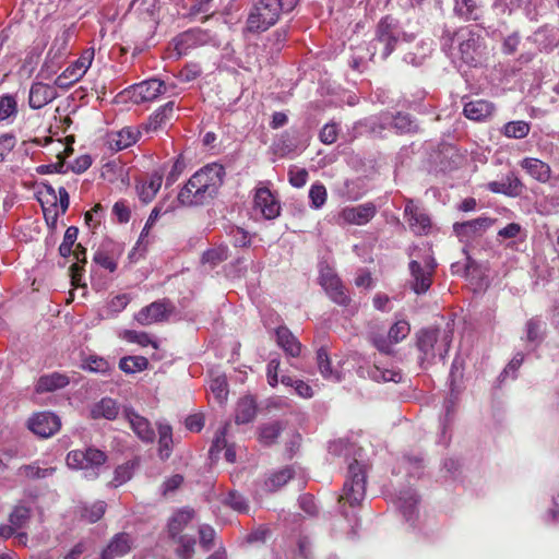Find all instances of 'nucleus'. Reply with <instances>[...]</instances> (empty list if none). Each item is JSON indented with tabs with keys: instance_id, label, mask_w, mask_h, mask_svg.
I'll return each instance as SVG.
<instances>
[{
	"instance_id": "1",
	"label": "nucleus",
	"mask_w": 559,
	"mask_h": 559,
	"mask_svg": "<svg viewBox=\"0 0 559 559\" xmlns=\"http://www.w3.org/2000/svg\"><path fill=\"white\" fill-rule=\"evenodd\" d=\"M225 177L221 164L212 163L194 173L178 193V201L183 206H199L212 200Z\"/></svg>"
},
{
	"instance_id": "2",
	"label": "nucleus",
	"mask_w": 559,
	"mask_h": 559,
	"mask_svg": "<svg viewBox=\"0 0 559 559\" xmlns=\"http://www.w3.org/2000/svg\"><path fill=\"white\" fill-rule=\"evenodd\" d=\"M442 46L452 47L457 44L460 58L471 67L480 66L487 57L485 40L481 35L468 26L455 32L445 31L442 35Z\"/></svg>"
},
{
	"instance_id": "3",
	"label": "nucleus",
	"mask_w": 559,
	"mask_h": 559,
	"mask_svg": "<svg viewBox=\"0 0 559 559\" xmlns=\"http://www.w3.org/2000/svg\"><path fill=\"white\" fill-rule=\"evenodd\" d=\"M452 342V332L439 330H423L417 336V347L420 352V365L432 364L437 358L444 360Z\"/></svg>"
},
{
	"instance_id": "4",
	"label": "nucleus",
	"mask_w": 559,
	"mask_h": 559,
	"mask_svg": "<svg viewBox=\"0 0 559 559\" xmlns=\"http://www.w3.org/2000/svg\"><path fill=\"white\" fill-rule=\"evenodd\" d=\"M405 33L399 21L390 15L382 17L376 29V38L372 41L374 52L381 60H385L395 49L396 45L404 38Z\"/></svg>"
},
{
	"instance_id": "5",
	"label": "nucleus",
	"mask_w": 559,
	"mask_h": 559,
	"mask_svg": "<svg viewBox=\"0 0 559 559\" xmlns=\"http://www.w3.org/2000/svg\"><path fill=\"white\" fill-rule=\"evenodd\" d=\"M283 12L278 0H259L248 14L247 31L250 33L267 31L278 21Z\"/></svg>"
},
{
	"instance_id": "6",
	"label": "nucleus",
	"mask_w": 559,
	"mask_h": 559,
	"mask_svg": "<svg viewBox=\"0 0 559 559\" xmlns=\"http://www.w3.org/2000/svg\"><path fill=\"white\" fill-rule=\"evenodd\" d=\"M106 461V453L93 447L83 450H73L67 455V465L70 468L84 469L85 477L90 479L98 477V469Z\"/></svg>"
},
{
	"instance_id": "7",
	"label": "nucleus",
	"mask_w": 559,
	"mask_h": 559,
	"mask_svg": "<svg viewBox=\"0 0 559 559\" xmlns=\"http://www.w3.org/2000/svg\"><path fill=\"white\" fill-rule=\"evenodd\" d=\"M369 126L373 133H381L384 130L393 129L399 134L415 133L418 124L408 114L382 112L369 119Z\"/></svg>"
},
{
	"instance_id": "8",
	"label": "nucleus",
	"mask_w": 559,
	"mask_h": 559,
	"mask_svg": "<svg viewBox=\"0 0 559 559\" xmlns=\"http://www.w3.org/2000/svg\"><path fill=\"white\" fill-rule=\"evenodd\" d=\"M366 493V472L364 465L355 459L348 465V477L344 484L342 499L350 506L359 504Z\"/></svg>"
},
{
	"instance_id": "9",
	"label": "nucleus",
	"mask_w": 559,
	"mask_h": 559,
	"mask_svg": "<svg viewBox=\"0 0 559 559\" xmlns=\"http://www.w3.org/2000/svg\"><path fill=\"white\" fill-rule=\"evenodd\" d=\"M495 222L496 219L488 216H479L471 221L454 223L453 231L461 242L469 243L481 237Z\"/></svg>"
},
{
	"instance_id": "10",
	"label": "nucleus",
	"mask_w": 559,
	"mask_h": 559,
	"mask_svg": "<svg viewBox=\"0 0 559 559\" xmlns=\"http://www.w3.org/2000/svg\"><path fill=\"white\" fill-rule=\"evenodd\" d=\"M175 306L169 299H162L143 307L134 317L141 325H151L163 322L174 313Z\"/></svg>"
},
{
	"instance_id": "11",
	"label": "nucleus",
	"mask_w": 559,
	"mask_h": 559,
	"mask_svg": "<svg viewBox=\"0 0 559 559\" xmlns=\"http://www.w3.org/2000/svg\"><path fill=\"white\" fill-rule=\"evenodd\" d=\"M253 212L265 219H274L281 214L277 198L266 187H259L253 194Z\"/></svg>"
},
{
	"instance_id": "12",
	"label": "nucleus",
	"mask_w": 559,
	"mask_h": 559,
	"mask_svg": "<svg viewBox=\"0 0 559 559\" xmlns=\"http://www.w3.org/2000/svg\"><path fill=\"white\" fill-rule=\"evenodd\" d=\"M94 59V50L87 49L85 50L81 57L69 66L57 79L56 85L59 87H67L75 82H78L91 67L92 61Z\"/></svg>"
},
{
	"instance_id": "13",
	"label": "nucleus",
	"mask_w": 559,
	"mask_h": 559,
	"mask_svg": "<svg viewBox=\"0 0 559 559\" xmlns=\"http://www.w3.org/2000/svg\"><path fill=\"white\" fill-rule=\"evenodd\" d=\"M376 214L377 207L372 202L346 206L338 213L337 223L361 226L369 223Z\"/></svg>"
},
{
	"instance_id": "14",
	"label": "nucleus",
	"mask_w": 559,
	"mask_h": 559,
	"mask_svg": "<svg viewBox=\"0 0 559 559\" xmlns=\"http://www.w3.org/2000/svg\"><path fill=\"white\" fill-rule=\"evenodd\" d=\"M411 328L407 321L399 320L389 330L388 336L373 335L372 343L377 349L384 354L392 353V346L403 341L409 334Z\"/></svg>"
},
{
	"instance_id": "15",
	"label": "nucleus",
	"mask_w": 559,
	"mask_h": 559,
	"mask_svg": "<svg viewBox=\"0 0 559 559\" xmlns=\"http://www.w3.org/2000/svg\"><path fill=\"white\" fill-rule=\"evenodd\" d=\"M60 426V418L51 412L37 413L28 420V428L41 438L51 437Z\"/></svg>"
},
{
	"instance_id": "16",
	"label": "nucleus",
	"mask_w": 559,
	"mask_h": 559,
	"mask_svg": "<svg viewBox=\"0 0 559 559\" xmlns=\"http://www.w3.org/2000/svg\"><path fill=\"white\" fill-rule=\"evenodd\" d=\"M404 216L407 221L409 229L415 235H427L431 229V221L429 216L417 206L413 200H408L405 210Z\"/></svg>"
},
{
	"instance_id": "17",
	"label": "nucleus",
	"mask_w": 559,
	"mask_h": 559,
	"mask_svg": "<svg viewBox=\"0 0 559 559\" xmlns=\"http://www.w3.org/2000/svg\"><path fill=\"white\" fill-rule=\"evenodd\" d=\"M131 98L134 103H145L156 99L165 93V83L158 79L145 80L131 87Z\"/></svg>"
},
{
	"instance_id": "18",
	"label": "nucleus",
	"mask_w": 559,
	"mask_h": 559,
	"mask_svg": "<svg viewBox=\"0 0 559 559\" xmlns=\"http://www.w3.org/2000/svg\"><path fill=\"white\" fill-rule=\"evenodd\" d=\"M123 417L128 420L130 428L141 441L152 443L155 440V431L148 419L139 415L132 408H126L123 411Z\"/></svg>"
},
{
	"instance_id": "19",
	"label": "nucleus",
	"mask_w": 559,
	"mask_h": 559,
	"mask_svg": "<svg viewBox=\"0 0 559 559\" xmlns=\"http://www.w3.org/2000/svg\"><path fill=\"white\" fill-rule=\"evenodd\" d=\"M209 34L201 28L183 32L175 38V49L178 55H186L188 49L204 45L209 41Z\"/></svg>"
},
{
	"instance_id": "20",
	"label": "nucleus",
	"mask_w": 559,
	"mask_h": 559,
	"mask_svg": "<svg viewBox=\"0 0 559 559\" xmlns=\"http://www.w3.org/2000/svg\"><path fill=\"white\" fill-rule=\"evenodd\" d=\"M56 97L57 92L55 87L41 82H36L31 86L28 104L33 109H40L51 103Z\"/></svg>"
},
{
	"instance_id": "21",
	"label": "nucleus",
	"mask_w": 559,
	"mask_h": 559,
	"mask_svg": "<svg viewBox=\"0 0 559 559\" xmlns=\"http://www.w3.org/2000/svg\"><path fill=\"white\" fill-rule=\"evenodd\" d=\"M120 255V251L115 249V246L107 242L102 243L96 250L93 257V262L109 272H114L117 269V261Z\"/></svg>"
},
{
	"instance_id": "22",
	"label": "nucleus",
	"mask_w": 559,
	"mask_h": 559,
	"mask_svg": "<svg viewBox=\"0 0 559 559\" xmlns=\"http://www.w3.org/2000/svg\"><path fill=\"white\" fill-rule=\"evenodd\" d=\"M488 189L495 193H502L508 197H518L522 192L523 185L516 175L510 173L501 180L489 182Z\"/></svg>"
},
{
	"instance_id": "23",
	"label": "nucleus",
	"mask_w": 559,
	"mask_h": 559,
	"mask_svg": "<svg viewBox=\"0 0 559 559\" xmlns=\"http://www.w3.org/2000/svg\"><path fill=\"white\" fill-rule=\"evenodd\" d=\"M520 166L535 180L539 182H547L550 179L551 168L550 166L533 157H525L520 162Z\"/></svg>"
},
{
	"instance_id": "24",
	"label": "nucleus",
	"mask_w": 559,
	"mask_h": 559,
	"mask_svg": "<svg viewBox=\"0 0 559 559\" xmlns=\"http://www.w3.org/2000/svg\"><path fill=\"white\" fill-rule=\"evenodd\" d=\"M495 111V106L485 99H475L464 105L463 112L466 118L474 121H481L489 118Z\"/></svg>"
},
{
	"instance_id": "25",
	"label": "nucleus",
	"mask_w": 559,
	"mask_h": 559,
	"mask_svg": "<svg viewBox=\"0 0 559 559\" xmlns=\"http://www.w3.org/2000/svg\"><path fill=\"white\" fill-rule=\"evenodd\" d=\"M131 549V540L128 534H117L102 552V559H115L128 554Z\"/></svg>"
},
{
	"instance_id": "26",
	"label": "nucleus",
	"mask_w": 559,
	"mask_h": 559,
	"mask_svg": "<svg viewBox=\"0 0 559 559\" xmlns=\"http://www.w3.org/2000/svg\"><path fill=\"white\" fill-rule=\"evenodd\" d=\"M69 378L66 374L59 372H52L50 374L41 376L36 383V392H53L59 389H63L69 384Z\"/></svg>"
},
{
	"instance_id": "27",
	"label": "nucleus",
	"mask_w": 559,
	"mask_h": 559,
	"mask_svg": "<svg viewBox=\"0 0 559 559\" xmlns=\"http://www.w3.org/2000/svg\"><path fill=\"white\" fill-rule=\"evenodd\" d=\"M158 456L162 461H166L173 453V428L168 424L158 423Z\"/></svg>"
},
{
	"instance_id": "28",
	"label": "nucleus",
	"mask_w": 559,
	"mask_h": 559,
	"mask_svg": "<svg viewBox=\"0 0 559 559\" xmlns=\"http://www.w3.org/2000/svg\"><path fill=\"white\" fill-rule=\"evenodd\" d=\"M277 344L292 357H298L301 352V344L286 326L276 330Z\"/></svg>"
},
{
	"instance_id": "29",
	"label": "nucleus",
	"mask_w": 559,
	"mask_h": 559,
	"mask_svg": "<svg viewBox=\"0 0 559 559\" xmlns=\"http://www.w3.org/2000/svg\"><path fill=\"white\" fill-rule=\"evenodd\" d=\"M454 13L465 21H477L480 19L479 0H455Z\"/></svg>"
},
{
	"instance_id": "30",
	"label": "nucleus",
	"mask_w": 559,
	"mask_h": 559,
	"mask_svg": "<svg viewBox=\"0 0 559 559\" xmlns=\"http://www.w3.org/2000/svg\"><path fill=\"white\" fill-rule=\"evenodd\" d=\"M140 135V132L133 128H123L120 131L110 135V146L116 151L124 150L134 144Z\"/></svg>"
},
{
	"instance_id": "31",
	"label": "nucleus",
	"mask_w": 559,
	"mask_h": 559,
	"mask_svg": "<svg viewBox=\"0 0 559 559\" xmlns=\"http://www.w3.org/2000/svg\"><path fill=\"white\" fill-rule=\"evenodd\" d=\"M418 497L413 489L403 490L397 497V506L407 521L413 520L416 514Z\"/></svg>"
},
{
	"instance_id": "32",
	"label": "nucleus",
	"mask_w": 559,
	"mask_h": 559,
	"mask_svg": "<svg viewBox=\"0 0 559 559\" xmlns=\"http://www.w3.org/2000/svg\"><path fill=\"white\" fill-rule=\"evenodd\" d=\"M194 511L192 509H181L178 510L169 520L168 523V532L173 539H175L185 526L193 519Z\"/></svg>"
},
{
	"instance_id": "33",
	"label": "nucleus",
	"mask_w": 559,
	"mask_h": 559,
	"mask_svg": "<svg viewBox=\"0 0 559 559\" xmlns=\"http://www.w3.org/2000/svg\"><path fill=\"white\" fill-rule=\"evenodd\" d=\"M257 415L255 401L246 396L239 400L236 408L235 420L237 424H248L254 419Z\"/></svg>"
},
{
	"instance_id": "34",
	"label": "nucleus",
	"mask_w": 559,
	"mask_h": 559,
	"mask_svg": "<svg viewBox=\"0 0 559 559\" xmlns=\"http://www.w3.org/2000/svg\"><path fill=\"white\" fill-rule=\"evenodd\" d=\"M119 407L110 397H104L92 408V417L95 419L105 418L112 420L118 416Z\"/></svg>"
},
{
	"instance_id": "35",
	"label": "nucleus",
	"mask_w": 559,
	"mask_h": 559,
	"mask_svg": "<svg viewBox=\"0 0 559 559\" xmlns=\"http://www.w3.org/2000/svg\"><path fill=\"white\" fill-rule=\"evenodd\" d=\"M175 111V102L170 100L165 105L160 106L148 119L147 129L156 131L169 121Z\"/></svg>"
},
{
	"instance_id": "36",
	"label": "nucleus",
	"mask_w": 559,
	"mask_h": 559,
	"mask_svg": "<svg viewBox=\"0 0 559 559\" xmlns=\"http://www.w3.org/2000/svg\"><path fill=\"white\" fill-rule=\"evenodd\" d=\"M46 195L51 198L53 200L52 204L50 206L45 205V201L39 198V201L43 206L44 216L46 219V223L51 228L56 227L58 218L61 214V211L58 210L57 205V194L55 189L51 186H45Z\"/></svg>"
},
{
	"instance_id": "37",
	"label": "nucleus",
	"mask_w": 559,
	"mask_h": 559,
	"mask_svg": "<svg viewBox=\"0 0 559 559\" xmlns=\"http://www.w3.org/2000/svg\"><path fill=\"white\" fill-rule=\"evenodd\" d=\"M136 465H138L136 460H131V461L124 462L121 465H118L114 472V478L108 484V486L117 488V487L126 484L127 481H129L133 476Z\"/></svg>"
},
{
	"instance_id": "38",
	"label": "nucleus",
	"mask_w": 559,
	"mask_h": 559,
	"mask_svg": "<svg viewBox=\"0 0 559 559\" xmlns=\"http://www.w3.org/2000/svg\"><path fill=\"white\" fill-rule=\"evenodd\" d=\"M436 267V262L433 258L426 257L424 259V263H420L418 261H412L409 263V270L412 273V276L414 280H430V277L433 275Z\"/></svg>"
},
{
	"instance_id": "39",
	"label": "nucleus",
	"mask_w": 559,
	"mask_h": 559,
	"mask_svg": "<svg viewBox=\"0 0 559 559\" xmlns=\"http://www.w3.org/2000/svg\"><path fill=\"white\" fill-rule=\"evenodd\" d=\"M284 428L285 425L278 420L264 424L259 429V439L263 444L271 445L275 443Z\"/></svg>"
},
{
	"instance_id": "40",
	"label": "nucleus",
	"mask_w": 559,
	"mask_h": 559,
	"mask_svg": "<svg viewBox=\"0 0 559 559\" xmlns=\"http://www.w3.org/2000/svg\"><path fill=\"white\" fill-rule=\"evenodd\" d=\"M162 182L163 176L160 174L154 173L151 175L148 181L138 188L140 199L145 203L151 202L160 189Z\"/></svg>"
},
{
	"instance_id": "41",
	"label": "nucleus",
	"mask_w": 559,
	"mask_h": 559,
	"mask_svg": "<svg viewBox=\"0 0 559 559\" xmlns=\"http://www.w3.org/2000/svg\"><path fill=\"white\" fill-rule=\"evenodd\" d=\"M326 295L334 302L345 306L349 301V296L342 282H320Z\"/></svg>"
},
{
	"instance_id": "42",
	"label": "nucleus",
	"mask_w": 559,
	"mask_h": 559,
	"mask_svg": "<svg viewBox=\"0 0 559 559\" xmlns=\"http://www.w3.org/2000/svg\"><path fill=\"white\" fill-rule=\"evenodd\" d=\"M55 472V467H40L38 462H34L32 464L22 465L17 474L27 479H41L52 476Z\"/></svg>"
},
{
	"instance_id": "43",
	"label": "nucleus",
	"mask_w": 559,
	"mask_h": 559,
	"mask_svg": "<svg viewBox=\"0 0 559 559\" xmlns=\"http://www.w3.org/2000/svg\"><path fill=\"white\" fill-rule=\"evenodd\" d=\"M229 255L228 247L225 245H218L216 247L210 248L202 255V263L204 265H209L210 267H214L225 261Z\"/></svg>"
},
{
	"instance_id": "44",
	"label": "nucleus",
	"mask_w": 559,
	"mask_h": 559,
	"mask_svg": "<svg viewBox=\"0 0 559 559\" xmlns=\"http://www.w3.org/2000/svg\"><path fill=\"white\" fill-rule=\"evenodd\" d=\"M317 362L320 373L328 380L340 381L341 377L336 370L332 369L331 360L326 350L321 347L317 352Z\"/></svg>"
},
{
	"instance_id": "45",
	"label": "nucleus",
	"mask_w": 559,
	"mask_h": 559,
	"mask_svg": "<svg viewBox=\"0 0 559 559\" xmlns=\"http://www.w3.org/2000/svg\"><path fill=\"white\" fill-rule=\"evenodd\" d=\"M369 377L377 382H400L402 373L396 369H386L374 365L368 371Z\"/></svg>"
},
{
	"instance_id": "46",
	"label": "nucleus",
	"mask_w": 559,
	"mask_h": 559,
	"mask_svg": "<svg viewBox=\"0 0 559 559\" xmlns=\"http://www.w3.org/2000/svg\"><path fill=\"white\" fill-rule=\"evenodd\" d=\"M530 130L531 126L528 122L518 120L506 123L502 127L501 132L509 139H523L530 133Z\"/></svg>"
},
{
	"instance_id": "47",
	"label": "nucleus",
	"mask_w": 559,
	"mask_h": 559,
	"mask_svg": "<svg viewBox=\"0 0 559 559\" xmlns=\"http://www.w3.org/2000/svg\"><path fill=\"white\" fill-rule=\"evenodd\" d=\"M147 366L148 360L143 356H127L119 361V368L126 373L143 371Z\"/></svg>"
},
{
	"instance_id": "48",
	"label": "nucleus",
	"mask_w": 559,
	"mask_h": 559,
	"mask_svg": "<svg viewBox=\"0 0 559 559\" xmlns=\"http://www.w3.org/2000/svg\"><path fill=\"white\" fill-rule=\"evenodd\" d=\"M175 540L178 543L177 556L180 559H190L194 552L195 539L188 535H178Z\"/></svg>"
},
{
	"instance_id": "49",
	"label": "nucleus",
	"mask_w": 559,
	"mask_h": 559,
	"mask_svg": "<svg viewBox=\"0 0 559 559\" xmlns=\"http://www.w3.org/2000/svg\"><path fill=\"white\" fill-rule=\"evenodd\" d=\"M17 115V102L12 95L0 96V121L14 118Z\"/></svg>"
},
{
	"instance_id": "50",
	"label": "nucleus",
	"mask_w": 559,
	"mask_h": 559,
	"mask_svg": "<svg viewBox=\"0 0 559 559\" xmlns=\"http://www.w3.org/2000/svg\"><path fill=\"white\" fill-rule=\"evenodd\" d=\"M292 477L293 469L290 467H285L271 475V477L265 481V487L270 491H275L283 487Z\"/></svg>"
},
{
	"instance_id": "51",
	"label": "nucleus",
	"mask_w": 559,
	"mask_h": 559,
	"mask_svg": "<svg viewBox=\"0 0 559 559\" xmlns=\"http://www.w3.org/2000/svg\"><path fill=\"white\" fill-rule=\"evenodd\" d=\"M70 37V32L63 31L60 35H58L55 38L48 53L52 55L53 58H62L63 56H66L68 52Z\"/></svg>"
},
{
	"instance_id": "52",
	"label": "nucleus",
	"mask_w": 559,
	"mask_h": 559,
	"mask_svg": "<svg viewBox=\"0 0 559 559\" xmlns=\"http://www.w3.org/2000/svg\"><path fill=\"white\" fill-rule=\"evenodd\" d=\"M79 235V228L75 226H70L67 228L63 240L61 245L59 246V253L67 258L72 253V248L75 245V241L78 239Z\"/></svg>"
},
{
	"instance_id": "53",
	"label": "nucleus",
	"mask_w": 559,
	"mask_h": 559,
	"mask_svg": "<svg viewBox=\"0 0 559 559\" xmlns=\"http://www.w3.org/2000/svg\"><path fill=\"white\" fill-rule=\"evenodd\" d=\"M223 503L239 513H247L249 511L248 501L237 491H229L224 498Z\"/></svg>"
},
{
	"instance_id": "54",
	"label": "nucleus",
	"mask_w": 559,
	"mask_h": 559,
	"mask_svg": "<svg viewBox=\"0 0 559 559\" xmlns=\"http://www.w3.org/2000/svg\"><path fill=\"white\" fill-rule=\"evenodd\" d=\"M326 189L322 183H313L310 187L309 199L312 209H321L326 202Z\"/></svg>"
},
{
	"instance_id": "55",
	"label": "nucleus",
	"mask_w": 559,
	"mask_h": 559,
	"mask_svg": "<svg viewBox=\"0 0 559 559\" xmlns=\"http://www.w3.org/2000/svg\"><path fill=\"white\" fill-rule=\"evenodd\" d=\"M106 511V503L104 501H96L82 510V518L90 523H95L104 515Z\"/></svg>"
},
{
	"instance_id": "56",
	"label": "nucleus",
	"mask_w": 559,
	"mask_h": 559,
	"mask_svg": "<svg viewBox=\"0 0 559 559\" xmlns=\"http://www.w3.org/2000/svg\"><path fill=\"white\" fill-rule=\"evenodd\" d=\"M122 337L130 343H136L141 346L152 345L154 348H157V342L152 340L151 336L145 332L126 330L122 334Z\"/></svg>"
},
{
	"instance_id": "57",
	"label": "nucleus",
	"mask_w": 559,
	"mask_h": 559,
	"mask_svg": "<svg viewBox=\"0 0 559 559\" xmlns=\"http://www.w3.org/2000/svg\"><path fill=\"white\" fill-rule=\"evenodd\" d=\"M31 516L29 508L25 506H17L10 514V523L15 527H22Z\"/></svg>"
},
{
	"instance_id": "58",
	"label": "nucleus",
	"mask_w": 559,
	"mask_h": 559,
	"mask_svg": "<svg viewBox=\"0 0 559 559\" xmlns=\"http://www.w3.org/2000/svg\"><path fill=\"white\" fill-rule=\"evenodd\" d=\"M84 368L93 372L106 373L110 369V365L102 357L90 356L84 362Z\"/></svg>"
},
{
	"instance_id": "59",
	"label": "nucleus",
	"mask_w": 559,
	"mask_h": 559,
	"mask_svg": "<svg viewBox=\"0 0 559 559\" xmlns=\"http://www.w3.org/2000/svg\"><path fill=\"white\" fill-rule=\"evenodd\" d=\"M229 424L226 423L222 428H219L215 435L213 440V444L210 449V453L213 455L214 453H218L223 449L227 447L226 435L228 430Z\"/></svg>"
},
{
	"instance_id": "60",
	"label": "nucleus",
	"mask_w": 559,
	"mask_h": 559,
	"mask_svg": "<svg viewBox=\"0 0 559 559\" xmlns=\"http://www.w3.org/2000/svg\"><path fill=\"white\" fill-rule=\"evenodd\" d=\"M200 545L204 550H210L215 538V531L210 525H201L199 528Z\"/></svg>"
},
{
	"instance_id": "61",
	"label": "nucleus",
	"mask_w": 559,
	"mask_h": 559,
	"mask_svg": "<svg viewBox=\"0 0 559 559\" xmlns=\"http://www.w3.org/2000/svg\"><path fill=\"white\" fill-rule=\"evenodd\" d=\"M542 321L539 319H530L526 323V340L535 343L540 341Z\"/></svg>"
},
{
	"instance_id": "62",
	"label": "nucleus",
	"mask_w": 559,
	"mask_h": 559,
	"mask_svg": "<svg viewBox=\"0 0 559 559\" xmlns=\"http://www.w3.org/2000/svg\"><path fill=\"white\" fill-rule=\"evenodd\" d=\"M16 145V138L12 133H4L0 135V162L14 148Z\"/></svg>"
},
{
	"instance_id": "63",
	"label": "nucleus",
	"mask_w": 559,
	"mask_h": 559,
	"mask_svg": "<svg viewBox=\"0 0 559 559\" xmlns=\"http://www.w3.org/2000/svg\"><path fill=\"white\" fill-rule=\"evenodd\" d=\"M338 127L336 123H326L320 131V140L324 144H332L337 140Z\"/></svg>"
},
{
	"instance_id": "64",
	"label": "nucleus",
	"mask_w": 559,
	"mask_h": 559,
	"mask_svg": "<svg viewBox=\"0 0 559 559\" xmlns=\"http://www.w3.org/2000/svg\"><path fill=\"white\" fill-rule=\"evenodd\" d=\"M211 391L214 393L215 397L223 402V400L227 396V383L224 378L217 377L211 381L210 384Z\"/></svg>"
}]
</instances>
